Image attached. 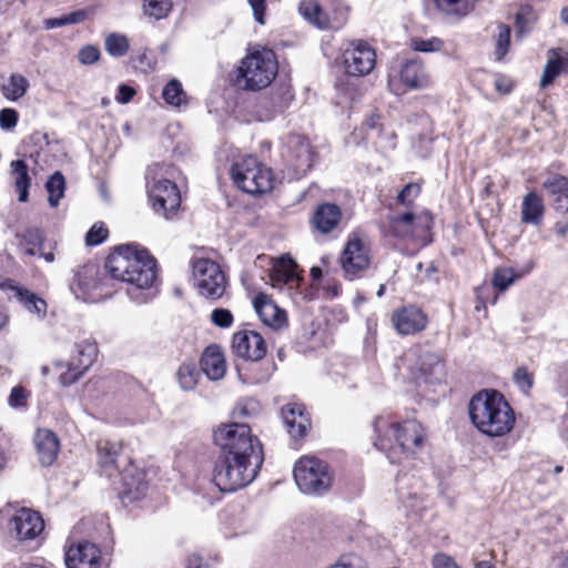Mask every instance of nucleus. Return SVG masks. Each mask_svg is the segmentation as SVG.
I'll list each match as a JSON object with an SVG mask.
<instances>
[{
	"mask_svg": "<svg viewBox=\"0 0 568 568\" xmlns=\"http://www.w3.org/2000/svg\"><path fill=\"white\" fill-rule=\"evenodd\" d=\"M220 455L214 462L213 483L221 491H235L251 484L264 457L262 445L248 425L231 423L219 426L213 434Z\"/></svg>",
	"mask_w": 568,
	"mask_h": 568,
	"instance_id": "nucleus-1",
	"label": "nucleus"
},
{
	"mask_svg": "<svg viewBox=\"0 0 568 568\" xmlns=\"http://www.w3.org/2000/svg\"><path fill=\"white\" fill-rule=\"evenodd\" d=\"M104 268L116 281L139 290L151 288L158 280L155 258L148 250L134 244H123L106 257Z\"/></svg>",
	"mask_w": 568,
	"mask_h": 568,
	"instance_id": "nucleus-2",
	"label": "nucleus"
},
{
	"mask_svg": "<svg viewBox=\"0 0 568 568\" xmlns=\"http://www.w3.org/2000/svg\"><path fill=\"white\" fill-rule=\"evenodd\" d=\"M468 414L475 428L489 437L507 435L516 420L515 413L504 395L491 389L480 390L471 397Z\"/></svg>",
	"mask_w": 568,
	"mask_h": 568,
	"instance_id": "nucleus-3",
	"label": "nucleus"
},
{
	"mask_svg": "<svg viewBox=\"0 0 568 568\" xmlns=\"http://www.w3.org/2000/svg\"><path fill=\"white\" fill-rule=\"evenodd\" d=\"M376 438L374 446L388 453L392 463L396 459L393 454L398 449L402 453H413L424 440V429L416 420L395 423L389 416H379L374 422Z\"/></svg>",
	"mask_w": 568,
	"mask_h": 568,
	"instance_id": "nucleus-4",
	"label": "nucleus"
},
{
	"mask_svg": "<svg viewBox=\"0 0 568 568\" xmlns=\"http://www.w3.org/2000/svg\"><path fill=\"white\" fill-rule=\"evenodd\" d=\"M173 169L165 164L154 163L146 170V191L153 210L168 219L181 204V195L174 182L171 181Z\"/></svg>",
	"mask_w": 568,
	"mask_h": 568,
	"instance_id": "nucleus-5",
	"label": "nucleus"
},
{
	"mask_svg": "<svg viewBox=\"0 0 568 568\" xmlns=\"http://www.w3.org/2000/svg\"><path fill=\"white\" fill-rule=\"evenodd\" d=\"M277 71V61L272 50H253L241 61L239 81L244 82L243 87L246 90H261L272 83Z\"/></svg>",
	"mask_w": 568,
	"mask_h": 568,
	"instance_id": "nucleus-6",
	"label": "nucleus"
},
{
	"mask_svg": "<svg viewBox=\"0 0 568 568\" xmlns=\"http://www.w3.org/2000/svg\"><path fill=\"white\" fill-rule=\"evenodd\" d=\"M231 176L234 184L248 194L265 193L274 186L271 169L252 155L235 161L231 168Z\"/></svg>",
	"mask_w": 568,
	"mask_h": 568,
	"instance_id": "nucleus-7",
	"label": "nucleus"
},
{
	"mask_svg": "<svg viewBox=\"0 0 568 568\" xmlns=\"http://www.w3.org/2000/svg\"><path fill=\"white\" fill-rule=\"evenodd\" d=\"M294 479L300 490L308 495H321L332 485L328 465L314 456L301 457L294 466Z\"/></svg>",
	"mask_w": 568,
	"mask_h": 568,
	"instance_id": "nucleus-8",
	"label": "nucleus"
},
{
	"mask_svg": "<svg viewBox=\"0 0 568 568\" xmlns=\"http://www.w3.org/2000/svg\"><path fill=\"white\" fill-rule=\"evenodd\" d=\"M298 11L318 29H339L347 19V8L339 0H302Z\"/></svg>",
	"mask_w": 568,
	"mask_h": 568,
	"instance_id": "nucleus-9",
	"label": "nucleus"
},
{
	"mask_svg": "<svg viewBox=\"0 0 568 568\" xmlns=\"http://www.w3.org/2000/svg\"><path fill=\"white\" fill-rule=\"evenodd\" d=\"M194 285L200 295L216 301L226 290V277L221 266L210 258H197L192 264Z\"/></svg>",
	"mask_w": 568,
	"mask_h": 568,
	"instance_id": "nucleus-10",
	"label": "nucleus"
},
{
	"mask_svg": "<svg viewBox=\"0 0 568 568\" xmlns=\"http://www.w3.org/2000/svg\"><path fill=\"white\" fill-rule=\"evenodd\" d=\"M342 65L352 77L369 74L376 63L375 49L363 40L346 42L342 48Z\"/></svg>",
	"mask_w": 568,
	"mask_h": 568,
	"instance_id": "nucleus-11",
	"label": "nucleus"
},
{
	"mask_svg": "<svg viewBox=\"0 0 568 568\" xmlns=\"http://www.w3.org/2000/svg\"><path fill=\"white\" fill-rule=\"evenodd\" d=\"M428 82V74L417 59L407 60L399 70H392L388 75V88L395 94H402L405 89H422Z\"/></svg>",
	"mask_w": 568,
	"mask_h": 568,
	"instance_id": "nucleus-12",
	"label": "nucleus"
},
{
	"mask_svg": "<svg viewBox=\"0 0 568 568\" xmlns=\"http://www.w3.org/2000/svg\"><path fill=\"white\" fill-rule=\"evenodd\" d=\"M406 356L407 358L414 357L412 373L417 383L437 384L444 381V364L438 354L428 349H419Z\"/></svg>",
	"mask_w": 568,
	"mask_h": 568,
	"instance_id": "nucleus-13",
	"label": "nucleus"
},
{
	"mask_svg": "<svg viewBox=\"0 0 568 568\" xmlns=\"http://www.w3.org/2000/svg\"><path fill=\"white\" fill-rule=\"evenodd\" d=\"M9 527L17 539L32 540L43 531L44 521L38 511L21 508L11 518Z\"/></svg>",
	"mask_w": 568,
	"mask_h": 568,
	"instance_id": "nucleus-14",
	"label": "nucleus"
},
{
	"mask_svg": "<svg viewBox=\"0 0 568 568\" xmlns=\"http://www.w3.org/2000/svg\"><path fill=\"white\" fill-rule=\"evenodd\" d=\"M287 162L293 169L296 179L305 175L313 165L314 152L307 139L293 135L288 140Z\"/></svg>",
	"mask_w": 568,
	"mask_h": 568,
	"instance_id": "nucleus-15",
	"label": "nucleus"
},
{
	"mask_svg": "<svg viewBox=\"0 0 568 568\" xmlns=\"http://www.w3.org/2000/svg\"><path fill=\"white\" fill-rule=\"evenodd\" d=\"M342 268L345 276L353 280L359 276L369 265L368 251L359 239H351L341 257Z\"/></svg>",
	"mask_w": 568,
	"mask_h": 568,
	"instance_id": "nucleus-16",
	"label": "nucleus"
},
{
	"mask_svg": "<svg viewBox=\"0 0 568 568\" xmlns=\"http://www.w3.org/2000/svg\"><path fill=\"white\" fill-rule=\"evenodd\" d=\"M232 349L237 356L251 362H258L266 354L264 338L254 331L235 333L232 339Z\"/></svg>",
	"mask_w": 568,
	"mask_h": 568,
	"instance_id": "nucleus-17",
	"label": "nucleus"
},
{
	"mask_svg": "<svg viewBox=\"0 0 568 568\" xmlns=\"http://www.w3.org/2000/svg\"><path fill=\"white\" fill-rule=\"evenodd\" d=\"M65 565L68 568H101L100 549L88 541L72 545L65 552Z\"/></svg>",
	"mask_w": 568,
	"mask_h": 568,
	"instance_id": "nucleus-18",
	"label": "nucleus"
},
{
	"mask_svg": "<svg viewBox=\"0 0 568 568\" xmlns=\"http://www.w3.org/2000/svg\"><path fill=\"white\" fill-rule=\"evenodd\" d=\"M392 322L398 334L412 335L426 328L427 316L415 306H405L393 312Z\"/></svg>",
	"mask_w": 568,
	"mask_h": 568,
	"instance_id": "nucleus-19",
	"label": "nucleus"
},
{
	"mask_svg": "<svg viewBox=\"0 0 568 568\" xmlns=\"http://www.w3.org/2000/svg\"><path fill=\"white\" fill-rule=\"evenodd\" d=\"M542 189L551 197L552 206L558 213H568V178L550 173L542 182Z\"/></svg>",
	"mask_w": 568,
	"mask_h": 568,
	"instance_id": "nucleus-20",
	"label": "nucleus"
},
{
	"mask_svg": "<svg viewBox=\"0 0 568 568\" xmlns=\"http://www.w3.org/2000/svg\"><path fill=\"white\" fill-rule=\"evenodd\" d=\"M432 224V217L428 213L415 215L406 212L400 215L392 216L389 219V227L392 233L397 237H407L414 235L415 227L420 225L423 229L428 230Z\"/></svg>",
	"mask_w": 568,
	"mask_h": 568,
	"instance_id": "nucleus-21",
	"label": "nucleus"
},
{
	"mask_svg": "<svg viewBox=\"0 0 568 568\" xmlns=\"http://www.w3.org/2000/svg\"><path fill=\"white\" fill-rule=\"evenodd\" d=\"M281 414L283 423L293 438H302L305 436L311 423L303 405L286 404L282 407Z\"/></svg>",
	"mask_w": 568,
	"mask_h": 568,
	"instance_id": "nucleus-22",
	"label": "nucleus"
},
{
	"mask_svg": "<svg viewBox=\"0 0 568 568\" xmlns=\"http://www.w3.org/2000/svg\"><path fill=\"white\" fill-rule=\"evenodd\" d=\"M34 445L41 465L51 466L57 459L60 449L57 435L45 428L38 429L34 434Z\"/></svg>",
	"mask_w": 568,
	"mask_h": 568,
	"instance_id": "nucleus-23",
	"label": "nucleus"
},
{
	"mask_svg": "<svg viewBox=\"0 0 568 568\" xmlns=\"http://www.w3.org/2000/svg\"><path fill=\"white\" fill-rule=\"evenodd\" d=\"M254 310L261 321L271 327H281L285 324L286 315L266 294L260 293L253 301Z\"/></svg>",
	"mask_w": 568,
	"mask_h": 568,
	"instance_id": "nucleus-24",
	"label": "nucleus"
},
{
	"mask_svg": "<svg viewBox=\"0 0 568 568\" xmlns=\"http://www.w3.org/2000/svg\"><path fill=\"white\" fill-rule=\"evenodd\" d=\"M200 364L202 372L212 381H219L225 375V358L219 345L207 346L202 354Z\"/></svg>",
	"mask_w": 568,
	"mask_h": 568,
	"instance_id": "nucleus-25",
	"label": "nucleus"
},
{
	"mask_svg": "<svg viewBox=\"0 0 568 568\" xmlns=\"http://www.w3.org/2000/svg\"><path fill=\"white\" fill-rule=\"evenodd\" d=\"M341 219L342 211L339 206L325 202L320 204L314 211L312 223L318 232L327 234L337 227Z\"/></svg>",
	"mask_w": 568,
	"mask_h": 568,
	"instance_id": "nucleus-26",
	"label": "nucleus"
},
{
	"mask_svg": "<svg viewBox=\"0 0 568 568\" xmlns=\"http://www.w3.org/2000/svg\"><path fill=\"white\" fill-rule=\"evenodd\" d=\"M6 287H9L13 292V296L29 313L36 315L38 318H44L48 305L43 298L28 288L11 284V282H8Z\"/></svg>",
	"mask_w": 568,
	"mask_h": 568,
	"instance_id": "nucleus-27",
	"label": "nucleus"
},
{
	"mask_svg": "<svg viewBox=\"0 0 568 568\" xmlns=\"http://www.w3.org/2000/svg\"><path fill=\"white\" fill-rule=\"evenodd\" d=\"M545 213V205L542 197L536 192L527 193L520 206V221L525 224L535 226L540 225Z\"/></svg>",
	"mask_w": 568,
	"mask_h": 568,
	"instance_id": "nucleus-28",
	"label": "nucleus"
},
{
	"mask_svg": "<svg viewBox=\"0 0 568 568\" xmlns=\"http://www.w3.org/2000/svg\"><path fill=\"white\" fill-rule=\"evenodd\" d=\"M18 247L29 256H37L44 246L45 235L40 227L29 226L16 234Z\"/></svg>",
	"mask_w": 568,
	"mask_h": 568,
	"instance_id": "nucleus-29",
	"label": "nucleus"
},
{
	"mask_svg": "<svg viewBox=\"0 0 568 568\" xmlns=\"http://www.w3.org/2000/svg\"><path fill=\"white\" fill-rule=\"evenodd\" d=\"M123 494L130 500L140 499L148 489V484L144 480V475L135 467H130L122 474Z\"/></svg>",
	"mask_w": 568,
	"mask_h": 568,
	"instance_id": "nucleus-30",
	"label": "nucleus"
},
{
	"mask_svg": "<svg viewBox=\"0 0 568 568\" xmlns=\"http://www.w3.org/2000/svg\"><path fill=\"white\" fill-rule=\"evenodd\" d=\"M98 355V346L93 339H83L75 344V368L87 371L95 361Z\"/></svg>",
	"mask_w": 568,
	"mask_h": 568,
	"instance_id": "nucleus-31",
	"label": "nucleus"
},
{
	"mask_svg": "<svg viewBox=\"0 0 568 568\" xmlns=\"http://www.w3.org/2000/svg\"><path fill=\"white\" fill-rule=\"evenodd\" d=\"M11 174L14 180L16 189L19 193V201H28V190L30 186V176L28 172V165L23 160H16L11 162Z\"/></svg>",
	"mask_w": 568,
	"mask_h": 568,
	"instance_id": "nucleus-32",
	"label": "nucleus"
},
{
	"mask_svg": "<svg viewBox=\"0 0 568 568\" xmlns=\"http://www.w3.org/2000/svg\"><path fill=\"white\" fill-rule=\"evenodd\" d=\"M29 81L20 73H12L8 81L1 87L3 97L10 101H18L26 95L29 89Z\"/></svg>",
	"mask_w": 568,
	"mask_h": 568,
	"instance_id": "nucleus-33",
	"label": "nucleus"
},
{
	"mask_svg": "<svg viewBox=\"0 0 568 568\" xmlns=\"http://www.w3.org/2000/svg\"><path fill=\"white\" fill-rule=\"evenodd\" d=\"M99 270L94 264H87L74 272L71 286L77 285L83 293L95 287Z\"/></svg>",
	"mask_w": 568,
	"mask_h": 568,
	"instance_id": "nucleus-34",
	"label": "nucleus"
},
{
	"mask_svg": "<svg viewBox=\"0 0 568 568\" xmlns=\"http://www.w3.org/2000/svg\"><path fill=\"white\" fill-rule=\"evenodd\" d=\"M296 263L292 258L282 257L272 272L273 285L288 284L297 281Z\"/></svg>",
	"mask_w": 568,
	"mask_h": 568,
	"instance_id": "nucleus-35",
	"label": "nucleus"
},
{
	"mask_svg": "<svg viewBox=\"0 0 568 568\" xmlns=\"http://www.w3.org/2000/svg\"><path fill=\"white\" fill-rule=\"evenodd\" d=\"M99 465L105 470L115 465L116 457L119 456L122 446L119 443L110 440H100L97 445Z\"/></svg>",
	"mask_w": 568,
	"mask_h": 568,
	"instance_id": "nucleus-36",
	"label": "nucleus"
},
{
	"mask_svg": "<svg viewBox=\"0 0 568 568\" xmlns=\"http://www.w3.org/2000/svg\"><path fill=\"white\" fill-rule=\"evenodd\" d=\"M435 3L446 14L464 17L474 9L476 0H435Z\"/></svg>",
	"mask_w": 568,
	"mask_h": 568,
	"instance_id": "nucleus-37",
	"label": "nucleus"
},
{
	"mask_svg": "<svg viewBox=\"0 0 568 568\" xmlns=\"http://www.w3.org/2000/svg\"><path fill=\"white\" fill-rule=\"evenodd\" d=\"M200 376V371L193 363H183L176 372L179 385L183 390H193L199 383Z\"/></svg>",
	"mask_w": 568,
	"mask_h": 568,
	"instance_id": "nucleus-38",
	"label": "nucleus"
},
{
	"mask_svg": "<svg viewBox=\"0 0 568 568\" xmlns=\"http://www.w3.org/2000/svg\"><path fill=\"white\" fill-rule=\"evenodd\" d=\"M562 72L559 62V50L551 49L548 51V60L540 78V87L547 88Z\"/></svg>",
	"mask_w": 568,
	"mask_h": 568,
	"instance_id": "nucleus-39",
	"label": "nucleus"
},
{
	"mask_svg": "<svg viewBox=\"0 0 568 568\" xmlns=\"http://www.w3.org/2000/svg\"><path fill=\"white\" fill-rule=\"evenodd\" d=\"M172 0H143L142 10L145 17L161 20L172 10Z\"/></svg>",
	"mask_w": 568,
	"mask_h": 568,
	"instance_id": "nucleus-40",
	"label": "nucleus"
},
{
	"mask_svg": "<svg viewBox=\"0 0 568 568\" xmlns=\"http://www.w3.org/2000/svg\"><path fill=\"white\" fill-rule=\"evenodd\" d=\"M162 97L172 106H181L186 103V93L181 82L176 79H172L164 85Z\"/></svg>",
	"mask_w": 568,
	"mask_h": 568,
	"instance_id": "nucleus-41",
	"label": "nucleus"
},
{
	"mask_svg": "<svg viewBox=\"0 0 568 568\" xmlns=\"http://www.w3.org/2000/svg\"><path fill=\"white\" fill-rule=\"evenodd\" d=\"M275 369L274 364H256L252 362L247 367L244 381L248 384H261L270 379Z\"/></svg>",
	"mask_w": 568,
	"mask_h": 568,
	"instance_id": "nucleus-42",
	"label": "nucleus"
},
{
	"mask_svg": "<svg viewBox=\"0 0 568 568\" xmlns=\"http://www.w3.org/2000/svg\"><path fill=\"white\" fill-rule=\"evenodd\" d=\"M48 191V201L52 207L58 206L59 201L64 195L65 181L64 176L60 172H55L50 176L45 184Z\"/></svg>",
	"mask_w": 568,
	"mask_h": 568,
	"instance_id": "nucleus-43",
	"label": "nucleus"
},
{
	"mask_svg": "<svg viewBox=\"0 0 568 568\" xmlns=\"http://www.w3.org/2000/svg\"><path fill=\"white\" fill-rule=\"evenodd\" d=\"M104 47L110 55L120 58L128 53L130 43L125 36L120 33H111L105 38Z\"/></svg>",
	"mask_w": 568,
	"mask_h": 568,
	"instance_id": "nucleus-44",
	"label": "nucleus"
},
{
	"mask_svg": "<svg viewBox=\"0 0 568 568\" xmlns=\"http://www.w3.org/2000/svg\"><path fill=\"white\" fill-rule=\"evenodd\" d=\"M523 274H516L513 268L499 267L495 271L493 284L498 290L505 291Z\"/></svg>",
	"mask_w": 568,
	"mask_h": 568,
	"instance_id": "nucleus-45",
	"label": "nucleus"
},
{
	"mask_svg": "<svg viewBox=\"0 0 568 568\" xmlns=\"http://www.w3.org/2000/svg\"><path fill=\"white\" fill-rule=\"evenodd\" d=\"M510 43V28L500 24L498 26V32L496 36V58L497 60H501L505 54L508 52Z\"/></svg>",
	"mask_w": 568,
	"mask_h": 568,
	"instance_id": "nucleus-46",
	"label": "nucleus"
},
{
	"mask_svg": "<svg viewBox=\"0 0 568 568\" xmlns=\"http://www.w3.org/2000/svg\"><path fill=\"white\" fill-rule=\"evenodd\" d=\"M444 45V41L437 37L429 39L416 38L412 40V47L415 51L420 52H435L439 51Z\"/></svg>",
	"mask_w": 568,
	"mask_h": 568,
	"instance_id": "nucleus-47",
	"label": "nucleus"
},
{
	"mask_svg": "<svg viewBox=\"0 0 568 568\" xmlns=\"http://www.w3.org/2000/svg\"><path fill=\"white\" fill-rule=\"evenodd\" d=\"M109 231L103 222H97L92 225L85 236V242L90 246L101 244L108 237Z\"/></svg>",
	"mask_w": 568,
	"mask_h": 568,
	"instance_id": "nucleus-48",
	"label": "nucleus"
},
{
	"mask_svg": "<svg viewBox=\"0 0 568 568\" xmlns=\"http://www.w3.org/2000/svg\"><path fill=\"white\" fill-rule=\"evenodd\" d=\"M420 193V185L417 183L406 184L397 195V202L404 206H410Z\"/></svg>",
	"mask_w": 568,
	"mask_h": 568,
	"instance_id": "nucleus-49",
	"label": "nucleus"
},
{
	"mask_svg": "<svg viewBox=\"0 0 568 568\" xmlns=\"http://www.w3.org/2000/svg\"><path fill=\"white\" fill-rule=\"evenodd\" d=\"M514 381L518 388L527 394L534 384V376L527 371L526 367H518L514 373Z\"/></svg>",
	"mask_w": 568,
	"mask_h": 568,
	"instance_id": "nucleus-50",
	"label": "nucleus"
},
{
	"mask_svg": "<svg viewBox=\"0 0 568 568\" xmlns=\"http://www.w3.org/2000/svg\"><path fill=\"white\" fill-rule=\"evenodd\" d=\"M211 322L217 327L227 328L232 326L234 317L226 308H215L211 314Z\"/></svg>",
	"mask_w": 568,
	"mask_h": 568,
	"instance_id": "nucleus-51",
	"label": "nucleus"
},
{
	"mask_svg": "<svg viewBox=\"0 0 568 568\" xmlns=\"http://www.w3.org/2000/svg\"><path fill=\"white\" fill-rule=\"evenodd\" d=\"M260 403L253 398H246L240 402L234 410L237 417H248L260 412Z\"/></svg>",
	"mask_w": 568,
	"mask_h": 568,
	"instance_id": "nucleus-52",
	"label": "nucleus"
},
{
	"mask_svg": "<svg viewBox=\"0 0 568 568\" xmlns=\"http://www.w3.org/2000/svg\"><path fill=\"white\" fill-rule=\"evenodd\" d=\"M29 392L22 386H16L11 389L8 403L12 408H20L27 406Z\"/></svg>",
	"mask_w": 568,
	"mask_h": 568,
	"instance_id": "nucleus-53",
	"label": "nucleus"
},
{
	"mask_svg": "<svg viewBox=\"0 0 568 568\" xmlns=\"http://www.w3.org/2000/svg\"><path fill=\"white\" fill-rule=\"evenodd\" d=\"M18 112L11 108H4L0 111V128L6 131L13 130L18 123Z\"/></svg>",
	"mask_w": 568,
	"mask_h": 568,
	"instance_id": "nucleus-54",
	"label": "nucleus"
},
{
	"mask_svg": "<svg viewBox=\"0 0 568 568\" xmlns=\"http://www.w3.org/2000/svg\"><path fill=\"white\" fill-rule=\"evenodd\" d=\"M100 58V50L94 45L83 47L79 53L78 59L82 64H92Z\"/></svg>",
	"mask_w": 568,
	"mask_h": 568,
	"instance_id": "nucleus-55",
	"label": "nucleus"
},
{
	"mask_svg": "<svg viewBox=\"0 0 568 568\" xmlns=\"http://www.w3.org/2000/svg\"><path fill=\"white\" fill-rule=\"evenodd\" d=\"M136 64L135 68L140 71L148 73L152 70H154L156 64V59L153 54L150 52H143L136 58Z\"/></svg>",
	"mask_w": 568,
	"mask_h": 568,
	"instance_id": "nucleus-56",
	"label": "nucleus"
},
{
	"mask_svg": "<svg viewBox=\"0 0 568 568\" xmlns=\"http://www.w3.org/2000/svg\"><path fill=\"white\" fill-rule=\"evenodd\" d=\"M432 565L433 568H460L453 557L444 552L436 554Z\"/></svg>",
	"mask_w": 568,
	"mask_h": 568,
	"instance_id": "nucleus-57",
	"label": "nucleus"
},
{
	"mask_svg": "<svg viewBox=\"0 0 568 568\" xmlns=\"http://www.w3.org/2000/svg\"><path fill=\"white\" fill-rule=\"evenodd\" d=\"M247 2L252 9L253 17H254L255 21L258 22L260 24H264L265 23L264 13L266 10V0H247Z\"/></svg>",
	"mask_w": 568,
	"mask_h": 568,
	"instance_id": "nucleus-58",
	"label": "nucleus"
},
{
	"mask_svg": "<svg viewBox=\"0 0 568 568\" xmlns=\"http://www.w3.org/2000/svg\"><path fill=\"white\" fill-rule=\"evenodd\" d=\"M75 363L71 362L69 371L60 375V382L64 386H69L75 383L80 376L85 372L75 368Z\"/></svg>",
	"mask_w": 568,
	"mask_h": 568,
	"instance_id": "nucleus-59",
	"label": "nucleus"
},
{
	"mask_svg": "<svg viewBox=\"0 0 568 568\" xmlns=\"http://www.w3.org/2000/svg\"><path fill=\"white\" fill-rule=\"evenodd\" d=\"M135 94V90L126 84H121L119 87V93L115 97L119 103L125 104L132 100Z\"/></svg>",
	"mask_w": 568,
	"mask_h": 568,
	"instance_id": "nucleus-60",
	"label": "nucleus"
},
{
	"mask_svg": "<svg viewBox=\"0 0 568 568\" xmlns=\"http://www.w3.org/2000/svg\"><path fill=\"white\" fill-rule=\"evenodd\" d=\"M329 568H364L358 558L347 556L342 557L335 565L331 566Z\"/></svg>",
	"mask_w": 568,
	"mask_h": 568,
	"instance_id": "nucleus-61",
	"label": "nucleus"
},
{
	"mask_svg": "<svg viewBox=\"0 0 568 568\" xmlns=\"http://www.w3.org/2000/svg\"><path fill=\"white\" fill-rule=\"evenodd\" d=\"M84 16H85L84 12L75 11V12L65 14L64 18H65L67 24H73V23L81 22L84 19Z\"/></svg>",
	"mask_w": 568,
	"mask_h": 568,
	"instance_id": "nucleus-62",
	"label": "nucleus"
},
{
	"mask_svg": "<svg viewBox=\"0 0 568 568\" xmlns=\"http://www.w3.org/2000/svg\"><path fill=\"white\" fill-rule=\"evenodd\" d=\"M44 26L47 29H54V28L67 26L65 18L63 16L61 18L47 19L44 21Z\"/></svg>",
	"mask_w": 568,
	"mask_h": 568,
	"instance_id": "nucleus-63",
	"label": "nucleus"
},
{
	"mask_svg": "<svg viewBox=\"0 0 568 568\" xmlns=\"http://www.w3.org/2000/svg\"><path fill=\"white\" fill-rule=\"evenodd\" d=\"M554 560L556 561V568H568V549L558 554Z\"/></svg>",
	"mask_w": 568,
	"mask_h": 568,
	"instance_id": "nucleus-64",
	"label": "nucleus"
}]
</instances>
